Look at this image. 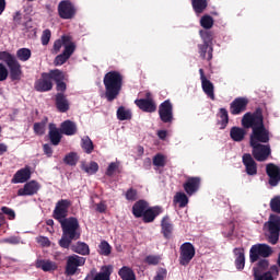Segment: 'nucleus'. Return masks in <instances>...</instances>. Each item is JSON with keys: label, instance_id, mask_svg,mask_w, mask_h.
I'll use <instances>...</instances> for the list:
<instances>
[{"label": "nucleus", "instance_id": "55", "mask_svg": "<svg viewBox=\"0 0 280 280\" xmlns=\"http://www.w3.org/2000/svg\"><path fill=\"white\" fill-rule=\"evenodd\" d=\"M200 36L203 40V45H211V40H213V37L211 36V33L209 31H200Z\"/></svg>", "mask_w": 280, "mask_h": 280}, {"label": "nucleus", "instance_id": "60", "mask_svg": "<svg viewBox=\"0 0 280 280\" xmlns=\"http://www.w3.org/2000/svg\"><path fill=\"white\" fill-rule=\"evenodd\" d=\"M8 67L5 65L0 63V82H4V80H8Z\"/></svg>", "mask_w": 280, "mask_h": 280}, {"label": "nucleus", "instance_id": "20", "mask_svg": "<svg viewBox=\"0 0 280 280\" xmlns=\"http://www.w3.org/2000/svg\"><path fill=\"white\" fill-rule=\"evenodd\" d=\"M38 189H40V184L36 180H31L18 190V196H34V194H38Z\"/></svg>", "mask_w": 280, "mask_h": 280}, {"label": "nucleus", "instance_id": "42", "mask_svg": "<svg viewBox=\"0 0 280 280\" xmlns=\"http://www.w3.org/2000/svg\"><path fill=\"white\" fill-rule=\"evenodd\" d=\"M16 58L21 60V62H27L32 58V50L30 48H20L16 51Z\"/></svg>", "mask_w": 280, "mask_h": 280}, {"label": "nucleus", "instance_id": "48", "mask_svg": "<svg viewBox=\"0 0 280 280\" xmlns=\"http://www.w3.org/2000/svg\"><path fill=\"white\" fill-rule=\"evenodd\" d=\"M73 240H78V237H71L70 235L63 233L61 240L59 241V246H61V248H69Z\"/></svg>", "mask_w": 280, "mask_h": 280}, {"label": "nucleus", "instance_id": "28", "mask_svg": "<svg viewBox=\"0 0 280 280\" xmlns=\"http://www.w3.org/2000/svg\"><path fill=\"white\" fill-rule=\"evenodd\" d=\"M48 137L52 145H59L60 141H62V135L60 133V130L56 128L55 124L49 125Z\"/></svg>", "mask_w": 280, "mask_h": 280}, {"label": "nucleus", "instance_id": "56", "mask_svg": "<svg viewBox=\"0 0 280 280\" xmlns=\"http://www.w3.org/2000/svg\"><path fill=\"white\" fill-rule=\"evenodd\" d=\"M45 122L44 121H42V122H35L34 124V132L36 133V135H39V136H43V135H45Z\"/></svg>", "mask_w": 280, "mask_h": 280}, {"label": "nucleus", "instance_id": "9", "mask_svg": "<svg viewBox=\"0 0 280 280\" xmlns=\"http://www.w3.org/2000/svg\"><path fill=\"white\" fill-rule=\"evenodd\" d=\"M179 254L180 266H189V262L196 257V247L189 242L182 244Z\"/></svg>", "mask_w": 280, "mask_h": 280}, {"label": "nucleus", "instance_id": "40", "mask_svg": "<svg viewBox=\"0 0 280 280\" xmlns=\"http://www.w3.org/2000/svg\"><path fill=\"white\" fill-rule=\"evenodd\" d=\"M81 148L84 150V152L86 154H91L93 152V150H94L93 141L91 140V138L89 136H84L81 139Z\"/></svg>", "mask_w": 280, "mask_h": 280}, {"label": "nucleus", "instance_id": "45", "mask_svg": "<svg viewBox=\"0 0 280 280\" xmlns=\"http://www.w3.org/2000/svg\"><path fill=\"white\" fill-rule=\"evenodd\" d=\"M219 117L221 119L219 121L221 129L226 128V126H229V112L226 110V108H220Z\"/></svg>", "mask_w": 280, "mask_h": 280}, {"label": "nucleus", "instance_id": "64", "mask_svg": "<svg viewBox=\"0 0 280 280\" xmlns=\"http://www.w3.org/2000/svg\"><path fill=\"white\" fill-rule=\"evenodd\" d=\"M37 243L40 244V246H50L51 242H49V238H47V236H38L37 238Z\"/></svg>", "mask_w": 280, "mask_h": 280}, {"label": "nucleus", "instance_id": "58", "mask_svg": "<svg viewBox=\"0 0 280 280\" xmlns=\"http://www.w3.org/2000/svg\"><path fill=\"white\" fill-rule=\"evenodd\" d=\"M269 266L268 259H261L258 261L257 267L254 268V270H258V272H262V270H266Z\"/></svg>", "mask_w": 280, "mask_h": 280}, {"label": "nucleus", "instance_id": "63", "mask_svg": "<svg viewBox=\"0 0 280 280\" xmlns=\"http://www.w3.org/2000/svg\"><path fill=\"white\" fill-rule=\"evenodd\" d=\"M5 244H21V237L19 236H9L3 240Z\"/></svg>", "mask_w": 280, "mask_h": 280}, {"label": "nucleus", "instance_id": "54", "mask_svg": "<svg viewBox=\"0 0 280 280\" xmlns=\"http://www.w3.org/2000/svg\"><path fill=\"white\" fill-rule=\"evenodd\" d=\"M144 261L149 266H158V264H160V261H161V256L149 255L145 257Z\"/></svg>", "mask_w": 280, "mask_h": 280}, {"label": "nucleus", "instance_id": "14", "mask_svg": "<svg viewBox=\"0 0 280 280\" xmlns=\"http://www.w3.org/2000/svg\"><path fill=\"white\" fill-rule=\"evenodd\" d=\"M136 106L143 110V113H155L156 112V103L152 98L150 93H147V98H139L135 101Z\"/></svg>", "mask_w": 280, "mask_h": 280}, {"label": "nucleus", "instance_id": "5", "mask_svg": "<svg viewBox=\"0 0 280 280\" xmlns=\"http://www.w3.org/2000/svg\"><path fill=\"white\" fill-rule=\"evenodd\" d=\"M86 264V258L72 254L66 258L65 275L66 277H74L78 275V270Z\"/></svg>", "mask_w": 280, "mask_h": 280}, {"label": "nucleus", "instance_id": "35", "mask_svg": "<svg viewBox=\"0 0 280 280\" xmlns=\"http://www.w3.org/2000/svg\"><path fill=\"white\" fill-rule=\"evenodd\" d=\"M110 275H113V266H103L101 271L94 276L93 280H110Z\"/></svg>", "mask_w": 280, "mask_h": 280}, {"label": "nucleus", "instance_id": "37", "mask_svg": "<svg viewBox=\"0 0 280 280\" xmlns=\"http://www.w3.org/2000/svg\"><path fill=\"white\" fill-rule=\"evenodd\" d=\"M118 276L121 280H137V276L135 275V270L128 266H124L119 269Z\"/></svg>", "mask_w": 280, "mask_h": 280}, {"label": "nucleus", "instance_id": "41", "mask_svg": "<svg viewBox=\"0 0 280 280\" xmlns=\"http://www.w3.org/2000/svg\"><path fill=\"white\" fill-rule=\"evenodd\" d=\"M191 3L196 14H202L207 10V0H191Z\"/></svg>", "mask_w": 280, "mask_h": 280}, {"label": "nucleus", "instance_id": "3", "mask_svg": "<svg viewBox=\"0 0 280 280\" xmlns=\"http://www.w3.org/2000/svg\"><path fill=\"white\" fill-rule=\"evenodd\" d=\"M1 61L5 62L8 66L12 80H21V63H19L14 55L9 51H0V62Z\"/></svg>", "mask_w": 280, "mask_h": 280}, {"label": "nucleus", "instance_id": "57", "mask_svg": "<svg viewBox=\"0 0 280 280\" xmlns=\"http://www.w3.org/2000/svg\"><path fill=\"white\" fill-rule=\"evenodd\" d=\"M117 170H119V162H112L106 171L107 176H113Z\"/></svg>", "mask_w": 280, "mask_h": 280}, {"label": "nucleus", "instance_id": "15", "mask_svg": "<svg viewBox=\"0 0 280 280\" xmlns=\"http://www.w3.org/2000/svg\"><path fill=\"white\" fill-rule=\"evenodd\" d=\"M199 73H200V80H201V89L203 93H206V95L210 97V100H215V92H214L215 88L213 86L212 82L209 79H207V77L205 75L203 69H199Z\"/></svg>", "mask_w": 280, "mask_h": 280}, {"label": "nucleus", "instance_id": "44", "mask_svg": "<svg viewBox=\"0 0 280 280\" xmlns=\"http://www.w3.org/2000/svg\"><path fill=\"white\" fill-rule=\"evenodd\" d=\"M112 250H113V247L110 246V244H108V242L102 241L98 244V253L101 255H103L104 257H108V255H110Z\"/></svg>", "mask_w": 280, "mask_h": 280}, {"label": "nucleus", "instance_id": "6", "mask_svg": "<svg viewBox=\"0 0 280 280\" xmlns=\"http://www.w3.org/2000/svg\"><path fill=\"white\" fill-rule=\"evenodd\" d=\"M270 141V131L266 128L265 125L252 130L249 136L250 145H257L259 143H268Z\"/></svg>", "mask_w": 280, "mask_h": 280}, {"label": "nucleus", "instance_id": "17", "mask_svg": "<svg viewBox=\"0 0 280 280\" xmlns=\"http://www.w3.org/2000/svg\"><path fill=\"white\" fill-rule=\"evenodd\" d=\"M266 173L269 176V185L277 187L280 183V167L269 163L266 166Z\"/></svg>", "mask_w": 280, "mask_h": 280}, {"label": "nucleus", "instance_id": "59", "mask_svg": "<svg viewBox=\"0 0 280 280\" xmlns=\"http://www.w3.org/2000/svg\"><path fill=\"white\" fill-rule=\"evenodd\" d=\"M49 40H51V31L45 30L42 34V45H49Z\"/></svg>", "mask_w": 280, "mask_h": 280}, {"label": "nucleus", "instance_id": "1", "mask_svg": "<svg viewBox=\"0 0 280 280\" xmlns=\"http://www.w3.org/2000/svg\"><path fill=\"white\" fill-rule=\"evenodd\" d=\"M122 82L124 77H121V73L117 71H110L105 74L103 83L105 86V97L107 102L117 100V96L121 92Z\"/></svg>", "mask_w": 280, "mask_h": 280}, {"label": "nucleus", "instance_id": "7", "mask_svg": "<svg viewBox=\"0 0 280 280\" xmlns=\"http://www.w3.org/2000/svg\"><path fill=\"white\" fill-rule=\"evenodd\" d=\"M272 255V247L266 244L253 245L249 249V260L252 264L258 261L260 257H270Z\"/></svg>", "mask_w": 280, "mask_h": 280}, {"label": "nucleus", "instance_id": "21", "mask_svg": "<svg viewBox=\"0 0 280 280\" xmlns=\"http://www.w3.org/2000/svg\"><path fill=\"white\" fill-rule=\"evenodd\" d=\"M30 178H32V170L30 168V166H26L24 168L19 170L14 174L11 183H13L14 185H19V183H27Z\"/></svg>", "mask_w": 280, "mask_h": 280}, {"label": "nucleus", "instance_id": "27", "mask_svg": "<svg viewBox=\"0 0 280 280\" xmlns=\"http://www.w3.org/2000/svg\"><path fill=\"white\" fill-rule=\"evenodd\" d=\"M234 255H235V266L237 270H244V267L246 266V256L244 255V248L236 247L234 248Z\"/></svg>", "mask_w": 280, "mask_h": 280}, {"label": "nucleus", "instance_id": "19", "mask_svg": "<svg viewBox=\"0 0 280 280\" xmlns=\"http://www.w3.org/2000/svg\"><path fill=\"white\" fill-rule=\"evenodd\" d=\"M74 51H75V45H67L62 54L58 55L55 58L54 65L56 67H62V65H65V62H67V60H69L71 56H73Z\"/></svg>", "mask_w": 280, "mask_h": 280}, {"label": "nucleus", "instance_id": "62", "mask_svg": "<svg viewBox=\"0 0 280 280\" xmlns=\"http://www.w3.org/2000/svg\"><path fill=\"white\" fill-rule=\"evenodd\" d=\"M165 277H167V269L160 268L153 280H165Z\"/></svg>", "mask_w": 280, "mask_h": 280}, {"label": "nucleus", "instance_id": "49", "mask_svg": "<svg viewBox=\"0 0 280 280\" xmlns=\"http://www.w3.org/2000/svg\"><path fill=\"white\" fill-rule=\"evenodd\" d=\"M50 81L55 80V82H62V80H65V72L56 69V70H51L50 73H48Z\"/></svg>", "mask_w": 280, "mask_h": 280}, {"label": "nucleus", "instance_id": "18", "mask_svg": "<svg viewBox=\"0 0 280 280\" xmlns=\"http://www.w3.org/2000/svg\"><path fill=\"white\" fill-rule=\"evenodd\" d=\"M246 106H248V98L237 97L230 104V113L232 115H242L246 110Z\"/></svg>", "mask_w": 280, "mask_h": 280}, {"label": "nucleus", "instance_id": "10", "mask_svg": "<svg viewBox=\"0 0 280 280\" xmlns=\"http://www.w3.org/2000/svg\"><path fill=\"white\" fill-rule=\"evenodd\" d=\"M69 207H71V200H59L52 211V218L55 220H58L59 222H62V220H67V215H69Z\"/></svg>", "mask_w": 280, "mask_h": 280}, {"label": "nucleus", "instance_id": "32", "mask_svg": "<svg viewBox=\"0 0 280 280\" xmlns=\"http://www.w3.org/2000/svg\"><path fill=\"white\" fill-rule=\"evenodd\" d=\"M230 137L232 141L240 143L241 141H244L246 137V129L241 127H232L230 130Z\"/></svg>", "mask_w": 280, "mask_h": 280}, {"label": "nucleus", "instance_id": "51", "mask_svg": "<svg viewBox=\"0 0 280 280\" xmlns=\"http://www.w3.org/2000/svg\"><path fill=\"white\" fill-rule=\"evenodd\" d=\"M270 209L273 213H280V196H276L270 200Z\"/></svg>", "mask_w": 280, "mask_h": 280}, {"label": "nucleus", "instance_id": "29", "mask_svg": "<svg viewBox=\"0 0 280 280\" xmlns=\"http://www.w3.org/2000/svg\"><path fill=\"white\" fill-rule=\"evenodd\" d=\"M67 45H75V43L71 40V37L63 35L60 39L55 40L54 52L58 54L62 47L63 49H67Z\"/></svg>", "mask_w": 280, "mask_h": 280}, {"label": "nucleus", "instance_id": "26", "mask_svg": "<svg viewBox=\"0 0 280 280\" xmlns=\"http://www.w3.org/2000/svg\"><path fill=\"white\" fill-rule=\"evenodd\" d=\"M60 132L67 137H73L78 132V126L71 120H66L61 124Z\"/></svg>", "mask_w": 280, "mask_h": 280}, {"label": "nucleus", "instance_id": "22", "mask_svg": "<svg viewBox=\"0 0 280 280\" xmlns=\"http://www.w3.org/2000/svg\"><path fill=\"white\" fill-rule=\"evenodd\" d=\"M243 164L245 165L246 174H248V176H256L257 162H255L250 153H245L243 155Z\"/></svg>", "mask_w": 280, "mask_h": 280}, {"label": "nucleus", "instance_id": "61", "mask_svg": "<svg viewBox=\"0 0 280 280\" xmlns=\"http://www.w3.org/2000/svg\"><path fill=\"white\" fill-rule=\"evenodd\" d=\"M1 211L2 213H4V215L9 217V220H14V218H16V213L14 212V210H12V208L2 207Z\"/></svg>", "mask_w": 280, "mask_h": 280}, {"label": "nucleus", "instance_id": "52", "mask_svg": "<svg viewBox=\"0 0 280 280\" xmlns=\"http://www.w3.org/2000/svg\"><path fill=\"white\" fill-rule=\"evenodd\" d=\"M126 200H129L130 202H135L139 198V194L137 192V189L129 188L125 194Z\"/></svg>", "mask_w": 280, "mask_h": 280}, {"label": "nucleus", "instance_id": "25", "mask_svg": "<svg viewBox=\"0 0 280 280\" xmlns=\"http://www.w3.org/2000/svg\"><path fill=\"white\" fill-rule=\"evenodd\" d=\"M272 275H279V267H277V265H273L270 268V271L265 272V273H261V272H259V270L254 269L255 280H275L272 278Z\"/></svg>", "mask_w": 280, "mask_h": 280}, {"label": "nucleus", "instance_id": "30", "mask_svg": "<svg viewBox=\"0 0 280 280\" xmlns=\"http://www.w3.org/2000/svg\"><path fill=\"white\" fill-rule=\"evenodd\" d=\"M149 208L148 202L144 200H139L132 206V214L135 218H143L145 210Z\"/></svg>", "mask_w": 280, "mask_h": 280}, {"label": "nucleus", "instance_id": "23", "mask_svg": "<svg viewBox=\"0 0 280 280\" xmlns=\"http://www.w3.org/2000/svg\"><path fill=\"white\" fill-rule=\"evenodd\" d=\"M35 266L43 270V272H56V270H58V264L50 259H38Z\"/></svg>", "mask_w": 280, "mask_h": 280}, {"label": "nucleus", "instance_id": "12", "mask_svg": "<svg viewBox=\"0 0 280 280\" xmlns=\"http://www.w3.org/2000/svg\"><path fill=\"white\" fill-rule=\"evenodd\" d=\"M253 148L252 154L256 161H259L260 163L268 160V156L272 153L270 150V144H250Z\"/></svg>", "mask_w": 280, "mask_h": 280}, {"label": "nucleus", "instance_id": "39", "mask_svg": "<svg viewBox=\"0 0 280 280\" xmlns=\"http://www.w3.org/2000/svg\"><path fill=\"white\" fill-rule=\"evenodd\" d=\"M117 119H119V121H127L128 119H132V112L124 106H120L117 109Z\"/></svg>", "mask_w": 280, "mask_h": 280}, {"label": "nucleus", "instance_id": "47", "mask_svg": "<svg viewBox=\"0 0 280 280\" xmlns=\"http://www.w3.org/2000/svg\"><path fill=\"white\" fill-rule=\"evenodd\" d=\"M167 161V158L161 153H158L153 158V165L155 167H165V163Z\"/></svg>", "mask_w": 280, "mask_h": 280}, {"label": "nucleus", "instance_id": "38", "mask_svg": "<svg viewBox=\"0 0 280 280\" xmlns=\"http://www.w3.org/2000/svg\"><path fill=\"white\" fill-rule=\"evenodd\" d=\"M199 54L201 58L211 60L213 58V47H211V44L199 45Z\"/></svg>", "mask_w": 280, "mask_h": 280}, {"label": "nucleus", "instance_id": "46", "mask_svg": "<svg viewBox=\"0 0 280 280\" xmlns=\"http://www.w3.org/2000/svg\"><path fill=\"white\" fill-rule=\"evenodd\" d=\"M82 170L85 174H96L97 170H100V165L96 162H91L90 164H83Z\"/></svg>", "mask_w": 280, "mask_h": 280}, {"label": "nucleus", "instance_id": "8", "mask_svg": "<svg viewBox=\"0 0 280 280\" xmlns=\"http://www.w3.org/2000/svg\"><path fill=\"white\" fill-rule=\"evenodd\" d=\"M59 223L61 224V229L65 235H70L71 237L77 238L80 237V234L78 233V230L80 229V222L75 218L70 217L59 221Z\"/></svg>", "mask_w": 280, "mask_h": 280}, {"label": "nucleus", "instance_id": "4", "mask_svg": "<svg viewBox=\"0 0 280 280\" xmlns=\"http://www.w3.org/2000/svg\"><path fill=\"white\" fill-rule=\"evenodd\" d=\"M242 126L243 128H252V131L264 126V113L261 108H257L254 113L247 112L244 114Z\"/></svg>", "mask_w": 280, "mask_h": 280}, {"label": "nucleus", "instance_id": "24", "mask_svg": "<svg viewBox=\"0 0 280 280\" xmlns=\"http://www.w3.org/2000/svg\"><path fill=\"white\" fill-rule=\"evenodd\" d=\"M199 187H200V178L198 177H190L184 184V189L186 194H188V196H194V194L198 191Z\"/></svg>", "mask_w": 280, "mask_h": 280}, {"label": "nucleus", "instance_id": "36", "mask_svg": "<svg viewBox=\"0 0 280 280\" xmlns=\"http://www.w3.org/2000/svg\"><path fill=\"white\" fill-rule=\"evenodd\" d=\"M71 250L72 253H77V255H91V248H89V244L84 242H78L72 245Z\"/></svg>", "mask_w": 280, "mask_h": 280}, {"label": "nucleus", "instance_id": "43", "mask_svg": "<svg viewBox=\"0 0 280 280\" xmlns=\"http://www.w3.org/2000/svg\"><path fill=\"white\" fill-rule=\"evenodd\" d=\"M174 202L183 209L186 205H189V198H187L185 192H177L174 197Z\"/></svg>", "mask_w": 280, "mask_h": 280}, {"label": "nucleus", "instance_id": "50", "mask_svg": "<svg viewBox=\"0 0 280 280\" xmlns=\"http://www.w3.org/2000/svg\"><path fill=\"white\" fill-rule=\"evenodd\" d=\"M200 25L205 30H211L213 27V18L210 15H203L200 20Z\"/></svg>", "mask_w": 280, "mask_h": 280}, {"label": "nucleus", "instance_id": "13", "mask_svg": "<svg viewBox=\"0 0 280 280\" xmlns=\"http://www.w3.org/2000/svg\"><path fill=\"white\" fill-rule=\"evenodd\" d=\"M75 12H78V10L75 9V5L71 1L63 0L59 2L58 14L60 19H65V20L73 19V16H75Z\"/></svg>", "mask_w": 280, "mask_h": 280}, {"label": "nucleus", "instance_id": "16", "mask_svg": "<svg viewBox=\"0 0 280 280\" xmlns=\"http://www.w3.org/2000/svg\"><path fill=\"white\" fill-rule=\"evenodd\" d=\"M51 89H54V83L49 74L47 72L42 73L40 79L35 82V90L39 93H46L47 91H51Z\"/></svg>", "mask_w": 280, "mask_h": 280}, {"label": "nucleus", "instance_id": "11", "mask_svg": "<svg viewBox=\"0 0 280 280\" xmlns=\"http://www.w3.org/2000/svg\"><path fill=\"white\" fill-rule=\"evenodd\" d=\"M159 116L163 124H172L174 121V107L170 100L164 101L159 106Z\"/></svg>", "mask_w": 280, "mask_h": 280}, {"label": "nucleus", "instance_id": "2", "mask_svg": "<svg viewBox=\"0 0 280 280\" xmlns=\"http://www.w3.org/2000/svg\"><path fill=\"white\" fill-rule=\"evenodd\" d=\"M265 233L268 237L269 244H277L280 235V217L271 214L268 222L265 223Z\"/></svg>", "mask_w": 280, "mask_h": 280}, {"label": "nucleus", "instance_id": "33", "mask_svg": "<svg viewBox=\"0 0 280 280\" xmlns=\"http://www.w3.org/2000/svg\"><path fill=\"white\" fill-rule=\"evenodd\" d=\"M162 233L166 240L172 237V233L174 231V225L170 221V217H164L161 222Z\"/></svg>", "mask_w": 280, "mask_h": 280}, {"label": "nucleus", "instance_id": "34", "mask_svg": "<svg viewBox=\"0 0 280 280\" xmlns=\"http://www.w3.org/2000/svg\"><path fill=\"white\" fill-rule=\"evenodd\" d=\"M161 213V207H153L145 210L144 214H142L143 222L150 223L154 222L156 215Z\"/></svg>", "mask_w": 280, "mask_h": 280}, {"label": "nucleus", "instance_id": "31", "mask_svg": "<svg viewBox=\"0 0 280 280\" xmlns=\"http://www.w3.org/2000/svg\"><path fill=\"white\" fill-rule=\"evenodd\" d=\"M56 107L59 113H67V110H69V101L65 94L58 93L56 95Z\"/></svg>", "mask_w": 280, "mask_h": 280}, {"label": "nucleus", "instance_id": "53", "mask_svg": "<svg viewBox=\"0 0 280 280\" xmlns=\"http://www.w3.org/2000/svg\"><path fill=\"white\" fill-rule=\"evenodd\" d=\"M63 162L67 165H75V163H78V154L73 152L69 153L65 156Z\"/></svg>", "mask_w": 280, "mask_h": 280}]
</instances>
